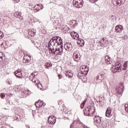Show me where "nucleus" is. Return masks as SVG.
<instances>
[{"label":"nucleus","mask_w":128,"mask_h":128,"mask_svg":"<svg viewBox=\"0 0 128 128\" xmlns=\"http://www.w3.org/2000/svg\"><path fill=\"white\" fill-rule=\"evenodd\" d=\"M64 46L62 40L60 36L53 37L49 42L48 49L53 52L54 54L61 55L62 54Z\"/></svg>","instance_id":"nucleus-1"},{"label":"nucleus","mask_w":128,"mask_h":128,"mask_svg":"<svg viewBox=\"0 0 128 128\" xmlns=\"http://www.w3.org/2000/svg\"><path fill=\"white\" fill-rule=\"evenodd\" d=\"M84 116H92L94 112V108L93 106H89L84 110Z\"/></svg>","instance_id":"nucleus-2"},{"label":"nucleus","mask_w":128,"mask_h":128,"mask_svg":"<svg viewBox=\"0 0 128 128\" xmlns=\"http://www.w3.org/2000/svg\"><path fill=\"white\" fill-rule=\"evenodd\" d=\"M72 4L74 6L77 8H82V7L84 6V0H74L72 2Z\"/></svg>","instance_id":"nucleus-3"},{"label":"nucleus","mask_w":128,"mask_h":128,"mask_svg":"<svg viewBox=\"0 0 128 128\" xmlns=\"http://www.w3.org/2000/svg\"><path fill=\"white\" fill-rule=\"evenodd\" d=\"M82 126V123L80 122V121L74 120L71 124L70 128H80Z\"/></svg>","instance_id":"nucleus-4"},{"label":"nucleus","mask_w":128,"mask_h":128,"mask_svg":"<svg viewBox=\"0 0 128 128\" xmlns=\"http://www.w3.org/2000/svg\"><path fill=\"white\" fill-rule=\"evenodd\" d=\"M94 124L98 128L100 125L102 124V118L98 116H95L94 118Z\"/></svg>","instance_id":"nucleus-5"},{"label":"nucleus","mask_w":128,"mask_h":128,"mask_svg":"<svg viewBox=\"0 0 128 128\" xmlns=\"http://www.w3.org/2000/svg\"><path fill=\"white\" fill-rule=\"evenodd\" d=\"M64 48L67 52H72V45L70 42H67L64 44Z\"/></svg>","instance_id":"nucleus-6"},{"label":"nucleus","mask_w":128,"mask_h":128,"mask_svg":"<svg viewBox=\"0 0 128 128\" xmlns=\"http://www.w3.org/2000/svg\"><path fill=\"white\" fill-rule=\"evenodd\" d=\"M116 92L119 94H122L124 92V84L121 83L120 86L116 88Z\"/></svg>","instance_id":"nucleus-7"},{"label":"nucleus","mask_w":128,"mask_h":128,"mask_svg":"<svg viewBox=\"0 0 128 128\" xmlns=\"http://www.w3.org/2000/svg\"><path fill=\"white\" fill-rule=\"evenodd\" d=\"M73 58L75 62H80V53H78V52H74Z\"/></svg>","instance_id":"nucleus-8"},{"label":"nucleus","mask_w":128,"mask_h":128,"mask_svg":"<svg viewBox=\"0 0 128 128\" xmlns=\"http://www.w3.org/2000/svg\"><path fill=\"white\" fill-rule=\"evenodd\" d=\"M56 122V118L53 116H50L48 118V122L50 124H54Z\"/></svg>","instance_id":"nucleus-9"},{"label":"nucleus","mask_w":128,"mask_h":128,"mask_svg":"<svg viewBox=\"0 0 128 128\" xmlns=\"http://www.w3.org/2000/svg\"><path fill=\"white\" fill-rule=\"evenodd\" d=\"M31 60L32 58H30V56H28V54L24 56V57L23 58V62H24V64H30Z\"/></svg>","instance_id":"nucleus-10"},{"label":"nucleus","mask_w":128,"mask_h":128,"mask_svg":"<svg viewBox=\"0 0 128 128\" xmlns=\"http://www.w3.org/2000/svg\"><path fill=\"white\" fill-rule=\"evenodd\" d=\"M82 72L78 73V78L81 79L83 82H86V80H87L86 76V75H84V76H82Z\"/></svg>","instance_id":"nucleus-11"},{"label":"nucleus","mask_w":128,"mask_h":128,"mask_svg":"<svg viewBox=\"0 0 128 128\" xmlns=\"http://www.w3.org/2000/svg\"><path fill=\"white\" fill-rule=\"evenodd\" d=\"M123 2L124 0H114V4L118 8V6H122Z\"/></svg>","instance_id":"nucleus-12"},{"label":"nucleus","mask_w":128,"mask_h":128,"mask_svg":"<svg viewBox=\"0 0 128 128\" xmlns=\"http://www.w3.org/2000/svg\"><path fill=\"white\" fill-rule=\"evenodd\" d=\"M22 70H19L15 72L14 74L16 78H22Z\"/></svg>","instance_id":"nucleus-13"},{"label":"nucleus","mask_w":128,"mask_h":128,"mask_svg":"<svg viewBox=\"0 0 128 128\" xmlns=\"http://www.w3.org/2000/svg\"><path fill=\"white\" fill-rule=\"evenodd\" d=\"M124 28L121 25H118L115 27V30L116 32H122Z\"/></svg>","instance_id":"nucleus-14"},{"label":"nucleus","mask_w":128,"mask_h":128,"mask_svg":"<svg viewBox=\"0 0 128 128\" xmlns=\"http://www.w3.org/2000/svg\"><path fill=\"white\" fill-rule=\"evenodd\" d=\"M110 126V125L106 123V122H104V121H102L101 124H100V126H98V128H108V126Z\"/></svg>","instance_id":"nucleus-15"},{"label":"nucleus","mask_w":128,"mask_h":128,"mask_svg":"<svg viewBox=\"0 0 128 128\" xmlns=\"http://www.w3.org/2000/svg\"><path fill=\"white\" fill-rule=\"evenodd\" d=\"M14 16L17 18H20V20H24V18L22 16V12H16L14 14Z\"/></svg>","instance_id":"nucleus-16"},{"label":"nucleus","mask_w":128,"mask_h":128,"mask_svg":"<svg viewBox=\"0 0 128 128\" xmlns=\"http://www.w3.org/2000/svg\"><path fill=\"white\" fill-rule=\"evenodd\" d=\"M78 44H80V46H84V40L82 38L77 39Z\"/></svg>","instance_id":"nucleus-17"},{"label":"nucleus","mask_w":128,"mask_h":128,"mask_svg":"<svg viewBox=\"0 0 128 128\" xmlns=\"http://www.w3.org/2000/svg\"><path fill=\"white\" fill-rule=\"evenodd\" d=\"M36 30L34 29H31L29 30L28 34L29 36H36Z\"/></svg>","instance_id":"nucleus-18"},{"label":"nucleus","mask_w":128,"mask_h":128,"mask_svg":"<svg viewBox=\"0 0 128 128\" xmlns=\"http://www.w3.org/2000/svg\"><path fill=\"white\" fill-rule=\"evenodd\" d=\"M32 82H34V84H36V86H38L39 84L40 85V82L36 78V77H34V76H33V78L32 80Z\"/></svg>","instance_id":"nucleus-19"},{"label":"nucleus","mask_w":128,"mask_h":128,"mask_svg":"<svg viewBox=\"0 0 128 128\" xmlns=\"http://www.w3.org/2000/svg\"><path fill=\"white\" fill-rule=\"evenodd\" d=\"M112 114V110L110 108H108L106 112V116L107 118H110Z\"/></svg>","instance_id":"nucleus-20"},{"label":"nucleus","mask_w":128,"mask_h":128,"mask_svg":"<svg viewBox=\"0 0 128 128\" xmlns=\"http://www.w3.org/2000/svg\"><path fill=\"white\" fill-rule=\"evenodd\" d=\"M35 8L36 10V12H38V10L44 8V6H42V4H37L35 6Z\"/></svg>","instance_id":"nucleus-21"},{"label":"nucleus","mask_w":128,"mask_h":128,"mask_svg":"<svg viewBox=\"0 0 128 128\" xmlns=\"http://www.w3.org/2000/svg\"><path fill=\"white\" fill-rule=\"evenodd\" d=\"M28 96L27 90H22L21 98H26Z\"/></svg>","instance_id":"nucleus-22"},{"label":"nucleus","mask_w":128,"mask_h":128,"mask_svg":"<svg viewBox=\"0 0 128 128\" xmlns=\"http://www.w3.org/2000/svg\"><path fill=\"white\" fill-rule=\"evenodd\" d=\"M66 76L69 78H70L72 76H74V74H72V72L70 70H68L66 72L65 74Z\"/></svg>","instance_id":"nucleus-23"},{"label":"nucleus","mask_w":128,"mask_h":128,"mask_svg":"<svg viewBox=\"0 0 128 128\" xmlns=\"http://www.w3.org/2000/svg\"><path fill=\"white\" fill-rule=\"evenodd\" d=\"M58 92L60 94H66L68 92L64 88H60L58 90Z\"/></svg>","instance_id":"nucleus-24"},{"label":"nucleus","mask_w":128,"mask_h":128,"mask_svg":"<svg viewBox=\"0 0 128 128\" xmlns=\"http://www.w3.org/2000/svg\"><path fill=\"white\" fill-rule=\"evenodd\" d=\"M105 62L106 64H110V62H112V61L110 60V56H105Z\"/></svg>","instance_id":"nucleus-25"},{"label":"nucleus","mask_w":128,"mask_h":128,"mask_svg":"<svg viewBox=\"0 0 128 128\" xmlns=\"http://www.w3.org/2000/svg\"><path fill=\"white\" fill-rule=\"evenodd\" d=\"M44 102H41L40 100H38L37 102L35 103V106L36 108H38V106H39V108H40V106H42Z\"/></svg>","instance_id":"nucleus-26"},{"label":"nucleus","mask_w":128,"mask_h":128,"mask_svg":"<svg viewBox=\"0 0 128 128\" xmlns=\"http://www.w3.org/2000/svg\"><path fill=\"white\" fill-rule=\"evenodd\" d=\"M120 66H116L114 68V72H120Z\"/></svg>","instance_id":"nucleus-27"},{"label":"nucleus","mask_w":128,"mask_h":128,"mask_svg":"<svg viewBox=\"0 0 128 128\" xmlns=\"http://www.w3.org/2000/svg\"><path fill=\"white\" fill-rule=\"evenodd\" d=\"M52 66V64L50 62H46L45 64V67L46 68H50Z\"/></svg>","instance_id":"nucleus-28"},{"label":"nucleus","mask_w":128,"mask_h":128,"mask_svg":"<svg viewBox=\"0 0 128 128\" xmlns=\"http://www.w3.org/2000/svg\"><path fill=\"white\" fill-rule=\"evenodd\" d=\"M74 40H78L80 39V35H78V34L76 33V32H74Z\"/></svg>","instance_id":"nucleus-29"},{"label":"nucleus","mask_w":128,"mask_h":128,"mask_svg":"<svg viewBox=\"0 0 128 128\" xmlns=\"http://www.w3.org/2000/svg\"><path fill=\"white\" fill-rule=\"evenodd\" d=\"M128 61H126L124 64L123 70H126V68H128Z\"/></svg>","instance_id":"nucleus-30"},{"label":"nucleus","mask_w":128,"mask_h":128,"mask_svg":"<svg viewBox=\"0 0 128 128\" xmlns=\"http://www.w3.org/2000/svg\"><path fill=\"white\" fill-rule=\"evenodd\" d=\"M87 100H88V99H86L84 100L83 101V102L80 105L81 108H84V104H86V102Z\"/></svg>","instance_id":"nucleus-31"},{"label":"nucleus","mask_w":128,"mask_h":128,"mask_svg":"<svg viewBox=\"0 0 128 128\" xmlns=\"http://www.w3.org/2000/svg\"><path fill=\"white\" fill-rule=\"evenodd\" d=\"M88 68L84 66V72H82L83 74L86 76V74H88Z\"/></svg>","instance_id":"nucleus-32"},{"label":"nucleus","mask_w":128,"mask_h":128,"mask_svg":"<svg viewBox=\"0 0 128 128\" xmlns=\"http://www.w3.org/2000/svg\"><path fill=\"white\" fill-rule=\"evenodd\" d=\"M16 120L17 122H20V120H22V118L20 117V116L18 114L16 115Z\"/></svg>","instance_id":"nucleus-33"},{"label":"nucleus","mask_w":128,"mask_h":128,"mask_svg":"<svg viewBox=\"0 0 128 128\" xmlns=\"http://www.w3.org/2000/svg\"><path fill=\"white\" fill-rule=\"evenodd\" d=\"M98 78H99V80H104V74L100 75L98 76Z\"/></svg>","instance_id":"nucleus-34"},{"label":"nucleus","mask_w":128,"mask_h":128,"mask_svg":"<svg viewBox=\"0 0 128 128\" xmlns=\"http://www.w3.org/2000/svg\"><path fill=\"white\" fill-rule=\"evenodd\" d=\"M128 78L124 76V84H128Z\"/></svg>","instance_id":"nucleus-35"},{"label":"nucleus","mask_w":128,"mask_h":128,"mask_svg":"<svg viewBox=\"0 0 128 128\" xmlns=\"http://www.w3.org/2000/svg\"><path fill=\"white\" fill-rule=\"evenodd\" d=\"M0 120H6V116H3L2 117L0 118Z\"/></svg>","instance_id":"nucleus-36"},{"label":"nucleus","mask_w":128,"mask_h":128,"mask_svg":"<svg viewBox=\"0 0 128 128\" xmlns=\"http://www.w3.org/2000/svg\"><path fill=\"white\" fill-rule=\"evenodd\" d=\"M4 38V32H2L0 31V40H2Z\"/></svg>","instance_id":"nucleus-37"},{"label":"nucleus","mask_w":128,"mask_h":128,"mask_svg":"<svg viewBox=\"0 0 128 128\" xmlns=\"http://www.w3.org/2000/svg\"><path fill=\"white\" fill-rule=\"evenodd\" d=\"M1 98H6V94L4 93H2L0 94Z\"/></svg>","instance_id":"nucleus-38"},{"label":"nucleus","mask_w":128,"mask_h":128,"mask_svg":"<svg viewBox=\"0 0 128 128\" xmlns=\"http://www.w3.org/2000/svg\"><path fill=\"white\" fill-rule=\"evenodd\" d=\"M124 107H125V110L126 112L128 113V105L125 104Z\"/></svg>","instance_id":"nucleus-39"},{"label":"nucleus","mask_w":128,"mask_h":128,"mask_svg":"<svg viewBox=\"0 0 128 128\" xmlns=\"http://www.w3.org/2000/svg\"><path fill=\"white\" fill-rule=\"evenodd\" d=\"M98 0H90V1L92 4H94V2H96Z\"/></svg>","instance_id":"nucleus-40"},{"label":"nucleus","mask_w":128,"mask_h":128,"mask_svg":"<svg viewBox=\"0 0 128 128\" xmlns=\"http://www.w3.org/2000/svg\"><path fill=\"white\" fill-rule=\"evenodd\" d=\"M7 84H10V85L12 84V81L8 80H7Z\"/></svg>","instance_id":"nucleus-41"},{"label":"nucleus","mask_w":128,"mask_h":128,"mask_svg":"<svg viewBox=\"0 0 128 128\" xmlns=\"http://www.w3.org/2000/svg\"><path fill=\"white\" fill-rule=\"evenodd\" d=\"M32 94V92H30V90H27V96L28 94Z\"/></svg>","instance_id":"nucleus-42"},{"label":"nucleus","mask_w":128,"mask_h":128,"mask_svg":"<svg viewBox=\"0 0 128 128\" xmlns=\"http://www.w3.org/2000/svg\"><path fill=\"white\" fill-rule=\"evenodd\" d=\"M6 41H4L2 44H1V46H4V44H6Z\"/></svg>","instance_id":"nucleus-43"},{"label":"nucleus","mask_w":128,"mask_h":128,"mask_svg":"<svg viewBox=\"0 0 128 128\" xmlns=\"http://www.w3.org/2000/svg\"><path fill=\"white\" fill-rule=\"evenodd\" d=\"M116 66H120V62H116Z\"/></svg>","instance_id":"nucleus-44"},{"label":"nucleus","mask_w":128,"mask_h":128,"mask_svg":"<svg viewBox=\"0 0 128 128\" xmlns=\"http://www.w3.org/2000/svg\"><path fill=\"white\" fill-rule=\"evenodd\" d=\"M58 76L59 80H60V78H62V75L58 74Z\"/></svg>","instance_id":"nucleus-45"},{"label":"nucleus","mask_w":128,"mask_h":128,"mask_svg":"<svg viewBox=\"0 0 128 128\" xmlns=\"http://www.w3.org/2000/svg\"><path fill=\"white\" fill-rule=\"evenodd\" d=\"M2 58H4V54L0 57V60H2Z\"/></svg>","instance_id":"nucleus-46"},{"label":"nucleus","mask_w":128,"mask_h":128,"mask_svg":"<svg viewBox=\"0 0 128 128\" xmlns=\"http://www.w3.org/2000/svg\"><path fill=\"white\" fill-rule=\"evenodd\" d=\"M2 52H0V57L3 54Z\"/></svg>","instance_id":"nucleus-47"},{"label":"nucleus","mask_w":128,"mask_h":128,"mask_svg":"<svg viewBox=\"0 0 128 128\" xmlns=\"http://www.w3.org/2000/svg\"><path fill=\"white\" fill-rule=\"evenodd\" d=\"M35 44L36 48H38V46H36V44Z\"/></svg>","instance_id":"nucleus-48"},{"label":"nucleus","mask_w":128,"mask_h":128,"mask_svg":"<svg viewBox=\"0 0 128 128\" xmlns=\"http://www.w3.org/2000/svg\"><path fill=\"white\" fill-rule=\"evenodd\" d=\"M81 68L84 69V66L81 67Z\"/></svg>","instance_id":"nucleus-49"},{"label":"nucleus","mask_w":128,"mask_h":128,"mask_svg":"<svg viewBox=\"0 0 128 128\" xmlns=\"http://www.w3.org/2000/svg\"><path fill=\"white\" fill-rule=\"evenodd\" d=\"M0 128H4V127H1Z\"/></svg>","instance_id":"nucleus-50"},{"label":"nucleus","mask_w":128,"mask_h":128,"mask_svg":"<svg viewBox=\"0 0 128 128\" xmlns=\"http://www.w3.org/2000/svg\"><path fill=\"white\" fill-rule=\"evenodd\" d=\"M36 44H38V42L36 43Z\"/></svg>","instance_id":"nucleus-51"},{"label":"nucleus","mask_w":128,"mask_h":128,"mask_svg":"<svg viewBox=\"0 0 128 128\" xmlns=\"http://www.w3.org/2000/svg\"><path fill=\"white\" fill-rule=\"evenodd\" d=\"M34 76H36V75L34 74Z\"/></svg>","instance_id":"nucleus-52"},{"label":"nucleus","mask_w":128,"mask_h":128,"mask_svg":"<svg viewBox=\"0 0 128 128\" xmlns=\"http://www.w3.org/2000/svg\"><path fill=\"white\" fill-rule=\"evenodd\" d=\"M11 94V96H12V94Z\"/></svg>","instance_id":"nucleus-53"}]
</instances>
